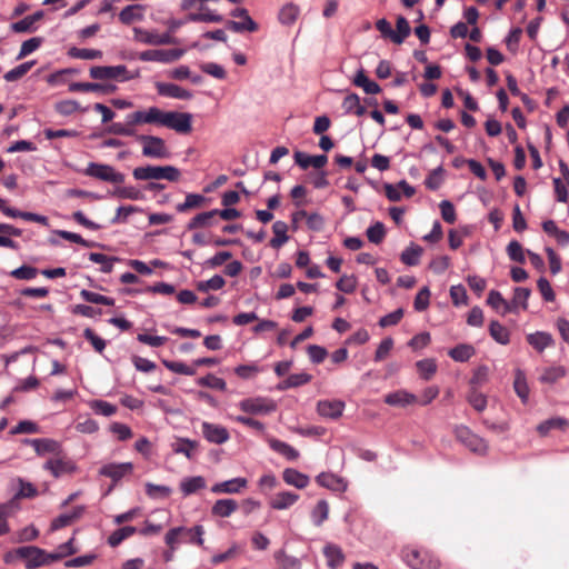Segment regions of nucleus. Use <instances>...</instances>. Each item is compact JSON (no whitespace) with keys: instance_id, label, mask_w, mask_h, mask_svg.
I'll return each mask as SVG.
<instances>
[{"instance_id":"27","label":"nucleus","mask_w":569,"mask_h":569,"mask_svg":"<svg viewBox=\"0 0 569 569\" xmlns=\"http://www.w3.org/2000/svg\"><path fill=\"white\" fill-rule=\"evenodd\" d=\"M323 555L327 559V565L330 569H337L342 566L345 561V555L341 548L333 543H328L323 548Z\"/></svg>"},{"instance_id":"43","label":"nucleus","mask_w":569,"mask_h":569,"mask_svg":"<svg viewBox=\"0 0 569 569\" xmlns=\"http://www.w3.org/2000/svg\"><path fill=\"white\" fill-rule=\"evenodd\" d=\"M329 517V505L326 500H319L311 511L315 526L320 527Z\"/></svg>"},{"instance_id":"10","label":"nucleus","mask_w":569,"mask_h":569,"mask_svg":"<svg viewBox=\"0 0 569 569\" xmlns=\"http://www.w3.org/2000/svg\"><path fill=\"white\" fill-rule=\"evenodd\" d=\"M183 49H152L142 51L139 54L141 61H157L170 63L179 60L184 54Z\"/></svg>"},{"instance_id":"36","label":"nucleus","mask_w":569,"mask_h":569,"mask_svg":"<svg viewBox=\"0 0 569 569\" xmlns=\"http://www.w3.org/2000/svg\"><path fill=\"white\" fill-rule=\"evenodd\" d=\"M353 84L362 88L367 94H377L381 91L380 86L370 80L362 69L357 72Z\"/></svg>"},{"instance_id":"53","label":"nucleus","mask_w":569,"mask_h":569,"mask_svg":"<svg viewBox=\"0 0 569 569\" xmlns=\"http://www.w3.org/2000/svg\"><path fill=\"white\" fill-rule=\"evenodd\" d=\"M487 303L498 310L499 308L503 307V312H512V307L509 302H507L501 293L496 290H491L487 298Z\"/></svg>"},{"instance_id":"20","label":"nucleus","mask_w":569,"mask_h":569,"mask_svg":"<svg viewBox=\"0 0 569 569\" xmlns=\"http://www.w3.org/2000/svg\"><path fill=\"white\" fill-rule=\"evenodd\" d=\"M23 442L32 446L38 456H44L46 453H60V443L53 439H24Z\"/></svg>"},{"instance_id":"39","label":"nucleus","mask_w":569,"mask_h":569,"mask_svg":"<svg viewBox=\"0 0 569 569\" xmlns=\"http://www.w3.org/2000/svg\"><path fill=\"white\" fill-rule=\"evenodd\" d=\"M475 348L467 343H460L448 352L449 357L458 362L468 361L472 356H475Z\"/></svg>"},{"instance_id":"50","label":"nucleus","mask_w":569,"mask_h":569,"mask_svg":"<svg viewBox=\"0 0 569 569\" xmlns=\"http://www.w3.org/2000/svg\"><path fill=\"white\" fill-rule=\"evenodd\" d=\"M198 448V442L194 440H190L188 438H180L178 442L173 446V451L176 453H182L188 459L193 457V451Z\"/></svg>"},{"instance_id":"41","label":"nucleus","mask_w":569,"mask_h":569,"mask_svg":"<svg viewBox=\"0 0 569 569\" xmlns=\"http://www.w3.org/2000/svg\"><path fill=\"white\" fill-rule=\"evenodd\" d=\"M396 28L397 31L393 30L392 42L401 44L411 31L408 20L405 17L399 16L397 18Z\"/></svg>"},{"instance_id":"35","label":"nucleus","mask_w":569,"mask_h":569,"mask_svg":"<svg viewBox=\"0 0 569 569\" xmlns=\"http://www.w3.org/2000/svg\"><path fill=\"white\" fill-rule=\"evenodd\" d=\"M218 209L201 212L196 214L187 224L188 230H194L199 228L210 227L213 223V219L217 217Z\"/></svg>"},{"instance_id":"9","label":"nucleus","mask_w":569,"mask_h":569,"mask_svg":"<svg viewBox=\"0 0 569 569\" xmlns=\"http://www.w3.org/2000/svg\"><path fill=\"white\" fill-rule=\"evenodd\" d=\"M191 114L178 111H166L162 127L174 130L178 133H189L192 130Z\"/></svg>"},{"instance_id":"47","label":"nucleus","mask_w":569,"mask_h":569,"mask_svg":"<svg viewBox=\"0 0 569 569\" xmlns=\"http://www.w3.org/2000/svg\"><path fill=\"white\" fill-rule=\"evenodd\" d=\"M300 13V9L298 6L293 3H287L283 6L279 12V21L282 24H292Z\"/></svg>"},{"instance_id":"8","label":"nucleus","mask_w":569,"mask_h":569,"mask_svg":"<svg viewBox=\"0 0 569 569\" xmlns=\"http://www.w3.org/2000/svg\"><path fill=\"white\" fill-rule=\"evenodd\" d=\"M231 16L234 18H240V21L228 20L226 26L229 30L233 32H256L259 29V26L253 19L249 16V12L244 8H236L231 11Z\"/></svg>"},{"instance_id":"45","label":"nucleus","mask_w":569,"mask_h":569,"mask_svg":"<svg viewBox=\"0 0 569 569\" xmlns=\"http://www.w3.org/2000/svg\"><path fill=\"white\" fill-rule=\"evenodd\" d=\"M36 64V61H27V62H23L19 66H17L16 68L9 70L4 76V80L8 81V82H13V81H18L20 80L21 78H23L30 70L31 68Z\"/></svg>"},{"instance_id":"54","label":"nucleus","mask_w":569,"mask_h":569,"mask_svg":"<svg viewBox=\"0 0 569 569\" xmlns=\"http://www.w3.org/2000/svg\"><path fill=\"white\" fill-rule=\"evenodd\" d=\"M198 385L220 391H224L227 388L226 381L212 373H208L207 376L198 379Z\"/></svg>"},{"instance_id":"30","label":"nucleus","mask_w":569,"mask_h":569,"mask_svg":"<svg viewBox=\"0 0 569 569\" xmlns=\"http://www.w3.org/2000/svg\"><path fill=\"white\" fill-rule=\"evenodd\" d=\"M238 509V503L233 499H219L211 508V513L216 517H230Z\"/></svg>"},{"instance_id":"6","label":"nucleus","mask_w":569,"mask_h":569,"mask_svg":"<svg viewBox=\"0 0 569 569\" xmlns=\"http://www.w3.org/2000/svg\"><path fill=\"white\" fill-rule=\"evenodd\" d=\"M456 439L466 446L470 451L485 455L487 452V442L478 435L473 433L467 426H456L453 429Z\"/></svg>"},{"instance_id":"51","label":"nucleus","mask_w":569,"mask_h":569,"mask_svg":"<svg viewBox=\"0 0 569 569\" xmlns=\"http://www.w3.org/2000/svg\"><path fill=\"white\" fill-rule=\"evenodd\" d=\"M204 533V529L202 526L197 525L192 528H184L182 531L183 539L190 543H196L198 546L203 545L202 536Z\"/></svg>"},{"instance_id":"26","label":"nucleus","mask_w":569,"mask_h":569,"mask_svg":"<svg viewBox=\"0 0 569 569\" xmlns=\"http://www.w3.org/2000/svg\"><path fill=\"white\" fill-rule=\"evenodd\" d=\"M84 511V508L79 506L76 507L71 512L69 513H62L59 515L57 518H54L51 522V530H60L62 528H66L70 525H72L76 520H78Z\"/></svg>"},{"instance_id":"52","label":"nucleus","mask_w":569,"mask_h":569,"mask_svg":"<svg viewBox=\"0 0 569 569\" xmlns=\"http://www.w3.org/2000/svg\"><path fill=\"white\" fill-rule=\"evenodd\" d=\"M68 54L74 59H83V60H93L100 59L102 57V52L96 49H84V48H71L68 51Z\"/></svg>"},{"instance_id":"17","label":"nucleus","mask_w":569,"mask_h":569,"mask_svg":"<svg viewBox=\"0 0 569 569\" xmlns=\"http://www.w3.org/2000/svg\"><path fill=\"white\" fill-rule=\"evenodd\" d=\"M316 481L319 486L336 492H343L348 487L343 478L331 472H321L316 477Z\"/></svg>"},{"instance_id":"3","label":"nucleus","mask_w":569,"mask_h":569,"mask_svg":"<svg viewBox=\"0 0 569 569\" xmlns=\"http://www.w3.org/2000/svg\"><path fill=\"white\" fill-rule=\"evenodd\" d=\"M402 559L411 569H439L440 561L430 551L415 547L402 549Z\"/></svg>"},{"instance_id":"56","label":"nucleus","mask_w":569,"mask_h":569,"mask_svg":"<svg viewBox=\"0 0 569 569\" xmlns=\"http://www.w3.org/2000/svg\"><path fill=\"white\" fill-rule=\"evenodd\" d=\"M421 252L422 249L419 246H410L402 251L400 259L407 266H417Z\"/></svg>"},{"instance_id":"34","label":"nucleus","mask_w":569,"mask_h":569,"mask_svg":"<svg viewBox=\"0 0 569 569\" xmlns=\"http://www.w3.org/2000/svg\"><path fill=\"white\" fill-rule=\"evenodd\" d=\"M568 426H569V422L567 419L556 417V418H550V419L545 420L541 423H539L537 427V431L539 432L540 436L545 437V436L549 435V432L551 430L563 431L568 428Z\"/></svg>"},{"instance_id":"5","label":"nucleus","mask_w":569,"mask_h":569,"mask_svg":"<svg viewBox=\"0 0 569 569\" xmlns=\"http://www.w3.org/2000/svg\"><path fill=\"white\" fill-rule=\"evenodd\" d=\"M137 140L142 143V156L153 159H167L170 157L166 141L157 136L141 134Z\"/></svg>"},{"instance_id":"15","label":"nucleus","mask_w":569,"mask_h":569,"mask_svg":"<svg viewBox=\"0 0 569 569\" xmlns=\"http://www.w3.org/2000/svg\"><path fill=\"white\" fill-rule=\"evenodd\" d=\"M43 468L50 471L54 478L72 473L76 470L74 463L70 459L64 457L49 459L44 463Z\"/></svg>"},{"instance_id":"24","label":"nucleus","mask_w":569,"mask_h":569,"mask_svg":"<svg viewBox=\"0 0 569 569\" xmlns=\"http://www.w3.org/2000/svg\"><path fill=\"white\" fill-rule=\"evenodd\" d=\"M116 86L113 84H104L98 82H72L69 84L70 92H103L110 93L116 90Z\"/></svg>"},{"instance_id":"33","label":"nucleus","mask_w":569,"mask_h":569,"mask_svg":"<svg viewBox=\"0 0 569 569\" xmlns=\"http://www.w3.org/2000/svg\"><path fill=\"white\" fill-rule=\"evenodd\" d=\"M207 202L204 196L199 193H188L182 203L176 206V210L180 213L188 212L192 209L202 208Z\"/></svg>"},{"instance_id":"14","label":"nucleus","mask_w":569,"mask_h":569,"mask_svg":"<svg viewBox=\"0 0 569 569\" xmlns=\"http://www.w3.org/2000/svg\"><path fill=\"white\" fill-rule=\"evenodd\" d=\"M133 471V465L131 462L122 463H107L103 465L99 473L103 477L110 478L114 483L120 481L127 475Z\"/></svg>"},{"instance_id":"58","label":"nucleus","mask_w":569,"mask_h":569,"mask_svg":"<svg viewBox=\"0 0 569 569\" xmlns=\"http://www.w3.org/2000/svg\"><path fill=\"white\" fill-rule=\"evenodd\" d=\"M385 236L386 228L385 224L380 221H377L367 229L368 240L372 243L379 244L385 239Z\"/></svg>"},{"instance_id":"29","label":"nucleus","mask_w":569,"mask_h":569,"mask_svg":"<svg viewBox=\"0 0 569 569\" xmlns=\"http://www.w3.org/2000/svg\"><path fill=\"white\" fill-rule=\"evenodd\" d=\"M282 478L287 485L293 486L298 489H303L309 485V477L292 468L284 469Z\"/></svg>"},{"instance_id":"32","label":"nucleus","mask_w":569,"mask_h":569,"mask_svg":"<svg viewBox=\"0 0 569 569\" xmlns=\"http://www.w3.org/2000/svg\"><path fill=\"white\" fill-rule=\"evenodd\" d=\"M207 486V481L202 476H194L184 478L180 482V490L183 496H190L198 492L201 489H204Z\"/></svg>"},{"instance_id":"4","label":"nucleus","mask_w":569,"mask_h":569,"mask_svg":"<svg viewBox=\"0 0 569 569\" xmlns=\"http://www.w3.org/2000/svg\"><path fill=\"white\" fill-rule=\"evenodd\" d=\"M82 172L84 176L116 184L122 183L126 179L124 174L116 171L113 167L98 162H90Z\"/></svg>"},{"instance_id":"42","label":"nucleus","mask_w":569,"mask_h":569,"mask_svg":"<svg viewBox=\"0 0 569 569\" xmlns=\"http://www.w3.org/2000/svg\"><path fill=\"white\" fill-rule=\"evenodd\" d=\"M489 332L493 340L500 345H508L510 341V333L506 327L498 321H491Z\"/></svg>"},{"instance_id":"38","label":"nucleus","mask_w":569,"mask_h":569,"mask_svg":"<svg viewBox=\"0 0 569 569\" xmlns=\"http://www.w3.org/2000/svg\"><path fill=\"white\" fill-rule=\"evenodd\" d=\"M272 231L274 237L270 240V246L273 249L282 247L289 240L287 234L288 224L284 221H276L272 226Z\"/></svg>"},{"instance_id":"62","label":"nucleus","mask_w":569,"mask_h":569,"mask_svg":"<svg viewBox=\"0 0 569 569\" xmlns=\"http://www.w3.org/2000/svg\"><path fill=\"white\" fill-rule=\"evenodd\" d=\"M566 370L563 367H550L546 368L540 377V380L546 383H553L560 378L565 377Z\"/></svg>"},{"instance_id":"40","label":"nucleus","mask_w":569,"mask_h":569,"mask_svg":"<svg viewBox=\"0 0 569 569\" xmlns=\"http://www.w3.org/2000/svg\"><path fill=\"white\" fill-rule=\"evenodd\" d=\"M270 447L277 451L278 453L286 457L288 460H297L299 458V451L288 445L287 442H283L278 439L270 440Z\"/></svg>"},{"instance_id":"19","label":"nucleus","mask_w":569,"mask_h":569,"mask_svg":"<svg viewBox=\"0 0 569 569\" xmlns=\"http://www.w3.org/2000/svg\"><path fill=\"white\" fill-rule=\"evenodd\" d=\"M136 40L146 44L161 46L172 42V38L168 33H158L156 31H147L134 29Z\"/></svg>"},{"instance_id":"21","label":"nucleus","mask_w":569,"mask_h":569,"mask_svg":"<svg viewBox=\"0 0 569 569\" xmlns=\"http://www.w3.org/2000/svg\"><path fill=\"white\" fill-rule=\"evenodd\" d=\"M156 88L158 93L162 97H169L181 100H189L192 98V93L190 91L174 83L157 82Z\"/></svg>"},{"instance_id":"57","label":"nucleus","mask_w":569,"mask_h":569,"mask_svg":"<svg viewBox=\"0 0 569 569\" xmlns=\"http://www.w3.org/2000/svg\"><path fill=\"white\" fill-rule=\"evenodd\" d=\"M172 490L168 486L154 485L151 482L146 483V493L148 497L152 499L157 498H168L171 495Z\"/></svg>"},{"instance_id":"7","label":"nucleus","mask_w":569,"mask_h":569,"mask_svg":"<svg viewBox=\"0 0 569 569\" xmlns=\"http://www.w3.org/2000/svg\"><path fill=\"white\" fill-rule=\"evenodd\" d=\"M90 77L96 80L127 81L132 79L126 66H94L90 68Z\"/></svg>"},{"instance_id":"64","label":"nucleus","mask_w":569,"mask_h":569,"mask_svg":"<svg viewBox=\"0 0 569 569\" xmlns=\"http://www.w3.org/2000/svg\"><path fill=\"white\" fill-rule=\"evenodd\" d=\"M507 253L512 261L525 263V251L520 242L512 240L507 247Z\"/></svg>"},{"instance_id":"11","label":"nucleus","mask_w":569,"mask_h":569,"mask_svg":"<svg viewBox=\"0 0 569 569\" xmlns=\"http://www.w3.org/2000/svg\"><path fill=\"white\" fill-rule=\"evenodd\" d=\"M166 111L150 107L146 110H138L130 113V122L139 124H156L162 127Z\"/></svg>"},{"instance_id":"46","label":"nucleus","mask_w":569,"mask_h":569,"mask_svg":"<svg viewBox=\"0 0 569 569\" xmlns=\"http://www.w3.org/2000/svg\"><path fill=\"white\" fill-rule=\"evenodd\" d=\"M274 559L281 569H301L300 560L296 557L287 555L284 550H278L274 553Z\"/></svg>"},{"instance_id":"61","label":"nucleus","mask_w":569,"mask_h":569,"mask_svg":"<svg viewBox=\"0 0 569 569\" xmlns=\"http://www.w3.org/2000/svg\"><path fill=\"white\" fill-rule=\"evenodd\" d=\"M513 388L518 397L522 400L523 403H526L529 396V388L521 371H518L516 375Z\"/></svg>"},{"instance_id":"60","label":"nucleus","mask_w":569,"mask_h":569,"mask_svg":"<svg viewBox=\"0 0 569 569\" xmlns=\"http://www.w3.org/2000/svg\"><path fill=\"white\" fill-rule=\"evenodd\" d=\"M89 260L94 263L101 264V271L104 273H109L112 271L113 261L117 259L110 258L103 253L91 252V253H89Z\"/></svg>"},{"instance_id":"59","label":"nucleus","mask_w":569,"mask_h":569,"mask_svg":"<svg viewBox=\"0 0 569 569\" xmlns=\"http://www.w3.org/2000/svg\"><path fill=\"white\" fill-rule=\"evenodd\" d=\"M443 173H445V170L443 168L440 166L436 169H433L429 174L428 177L426 178L425 180V184L426 187L429 189V190H437L440 188V186L442 184L443 182Z\"/></svg>"},{"instance_id":"55","label":"nucleus","mask_w":569,"mask_h":569,"mask_svg":"<svg viewBox=\"0 0 569 569\" xmlns=\"http://www.w3.org/2000/svg\"><path fill=\"white\" fill-rule=\"evenodd\" d=\"M467 401L478 412L483 411L487 408V402H488L487 397L473 388L468 393Z\"/></svg>"},{"instance_id":"13","label":"nucleus","mask_w":569,"mask_h":569,"mask_svg":"<svg viewBox=\"0 0 569 569\" xmlns=\"http://www.w3.org/2000/svg\"><path fill=\"white\" fill-rule=\"evenodd\" d=\"M201 432H202L203 438L208 442L214 443V445H222L230 439V435H229V431L227 430V428H224L220 425H216V423H211V422H207V421L202 422Z\"/></svg>"},{"instance_id":"49","label":"nucleus","mask_w":569,"mask_h":569,"mask_svg":"<svg viewBox=\"0 0 569 569\" xmlns=\"http://www.w3.org/2000/svg\"><path fill=\"white\" fill-rule=\"evenodd\" d=\"M80 296L84 301L90 302V303L103 305V306H114L113 298L102 296V295L93 292V291L83 289L80 291Z\"/></svg>"},{"instance_id":"23","label":"nucleus","mask_w":569,"mask_h":569,"mask_svg":"<svg viewBox=\"0 0 569 569\" xmlns=\"http://www.w3.org/2000/svg\"><path fill=\"white\" fill-rule=\"evenodd\" d=\"M248 485L246 478H233L223 482H218L211 487L213 493H239Z\"/></svg>"},{"instance_id":"16","label":"nucleus","mask_w":569,"mask_h":569,"mask_svg":"<svg viewBox=\"0 0 569 569\" xmlns=\"http://www.w3.org/2000/svg\"><path fill=\"white\" fill-rule=\"evenodd\" d=\"M345 407L341 400H320L317 403V412L325 418L338 419L342 416Z\"/></svg>"},{"instance_id":"37","label":"nucleus","mask_w":569,"mask_h":569,"mask_svg":"<svg viewBox=\"0 0 569 569\" xmlns=\"http://www.w3.org/2000/svg\"><path fill=\"white\" fill-rule=\"evenodd\" d=\"M130 113L126 116V122H112L108 127V132L117 136L133 137L136 136L137 123L130 122Z\"/></svg>"},{"instance_id":"48","label":"nucleus","mask_w":569,"mask_h":569,"mask_svg":"<svg viewBox=\"0 0 569 569\" xmlns=\"http://www.w3.org/2000/svg\"><path fill=\"white\" fill-rule=\"evenodd\" d=\"M417 371L423 380H430L437 371L435 359H423L416 363Z\"/></svg>"},{"instance_id":"2","label":"nucleus","mask_w":569,"mask_h":569,"mask_svg":"<svg viewBox=\"0 0 569 569\" xmlns=\"http://www.w3.org/2000/svg\"><path fill=\"white\" fill-rule=\"evenodd\" d=\"M133 178L136 180H168L171 182L179 181L181 172L173 166H146L133 169Z\"/></svg>"},{"instance_id":"31","label":"nucleus","mask_w":569,"mask_h":569,"mask_svg":"<svg viewBox=\"0 0 569 569\" xmlns=\"http://www.w3.org/2000/svg\"><path fill=\"white\" fill-rule=\"evenodd\" d=\"M299 499L297 493L290 491H282L274 495V497L270 501L271 508L276 510L288 509L292 505H295Z\"/></svg>"},{"instance_id":"12","label":"nucleus","mask_w":569,"mask_h":569,"mask_svg":"<svg viewBox=\"0 0 569 569\" xmlns=\"http://www.w3.org/2000/svg\"><path fill=\"white\" fill-rule=\"evenodd\" d=\"M239 407L242 411L247 413H270L273 412L277 408L276 403L272 400H268L264 398H248L240 401Z\"/></svg>"},{"instance_id":"28","label":"nucleus","mask_w":569,"mask_h":569,"mask_svg":"<svg viewBox=\"0 0 569 569\" xmlns=\"http://www.w3.org/2000/svg\"><path fill=\"white\" fill-rule=\"evenodd\" d=\"M527 342L538 352H542L553 345V338L548 332L537 331L527 336Z\"/></svg>"},{"instance_id":"1","label":"nucleus","mask_w":569,"mask_h":569,"mask_svg":"<svg viewBox=\"0 0 569 569\" xmlns=\"http://www.w3.org/2000/svg\"><path fill=\"white\" fill-rule=\"evenodd\" d=\"M13 556L20 559H24L26 567L28 569H36L41 566L50 565L53 562V559H51V553H48L43 549H40L34 546L20 547L12 551H9L4 556V561L9 562L11 557Z\"/></svg>"},{"instance_id":"63","label":"nucleus","mask_w":569,"mask_h":569,"mask_svg":"<svg viewBox=\"0 0 569 569\" xmlns=\"http://www.w3.org/2000/svg\"><path fill=\"white\" fill-rule=\"evenodd\" d=\"M90 407L96 413L104 417H110L117 412V407L104 400H93Z\"/></svg>"},{"instance_id":"18","label":"nucleus","mask_w":569,"mask_h":569,"mask_svg":"<svg viewBox=\"0 0 569 569\" xmlns=\"http://www.w3.org/2000/svg\"><path fill=\"white\" fill-rule=\"evenodd\" d=\"M383 401L392 407L405 408L407 406L417 403L418 398L416 397V395L410 393L407 390L400 389L386 395Z\"/></svg>"},{"instance_id":"22","label":"nucleus","mask_w":569,"mask_h":569,"mask_svg":"<svg viewBox=\"0 0 569 569\" xmlns=\"http://www.w3.org/2000/svg\"><path fill=\"white\" fill-rule=\"evenodd\" d=\"M295 162L305 170L309 167L321 169L328 162V157L326 154L309 156L305 152L297 151L295 153Z\"/></svg>"},{"instance_id":"25","label":"nucleus","mask_w":569,"mask_h":569,"mask_svg":"<svg viewBox=\"0 0 569 569\" xmlns=\"http://www.w3.org/2000/svg\"><path fill=\"white\" fill-rule=\"evenodd\" d=\"M43 11H37L33 14L27 16L23 19L13 22L10 28L16 33H28L37 30L34 27L36 22L43 18Z\"/></svg>"},{"instance_id":"44","label":"nucleus","mask_w":569,"mask_h":569,"mask_svg":"<svg viewBox=\"0 0 569 569\" xmlns=\"http://www.w3.org/2000/svg\"><path fill=\"white\" fill-rule=\"evenodd\" d=\"M137 532V528L132 526H126L114 530L108 538V543L111 547L119 546L123 540L133 536Z\"/></svg>"}]
</instances>
